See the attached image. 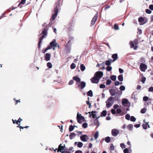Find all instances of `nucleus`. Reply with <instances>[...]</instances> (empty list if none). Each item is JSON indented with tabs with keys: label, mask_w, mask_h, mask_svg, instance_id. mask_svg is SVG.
Returning <instances> with one entry per match:
<instances>
[{
	"label": "nucleus",
	"mask_w": 153,
	"mask_h": 153,
	"mask_svg": "<svg viewBox=\"0 0 153 153\" xmlns=\"http://www.w3.org/2000/svg\"><path fill=\"white\" fill-rule=\"evenodd\" d=\"M48 29L47 28H45L42 30L41 34H42V36L39 38V41L38 44V46L39 49L40 48V45L42 43V39L46 37L47 34V31Z\"/></svg>",
	"instance_id": "1"
},
{
	"label": "nucleus",
	"mask_w": 153,
	"mask_h": 153,
	"mask_svg": "<svg viewBox=\"0 0 153 153\" xmlns=\"http://www.w3.org/2000/svg\"><path fill=\"white\" fill-rule=\"evenodd\" d=\"M59 7V5L56 4L54 10V13L52 17V19L53 20L56 17L58 13Z\"/></svg>",
	"instance_id": "2"
},
{
	"label": "nucleus",
	"mask_w": 153,
	"mask_h": 153,
	"mask_svg": "<svg viewBox=\"0 0 153 153\" xmlns=\"http://www.w3.org/2000/svg\"><path fill=\"white\" fill-rule=\"evenodd\" d=\"M22 120L20 117L19 118V119L18 120H16V124H17L18 126H17V127H19L20 128V131H21V129H23L24 128H27L29 127V126H26V127H22V126H20V123L21 122V121Z\"/></svg>",
	"instance_id": "3"
},
{
	"label": "nucleus",
	"mask_w": 153,
	"mask_h": 153,
	"mask_svg": "<svg viewBox=\"0 0 153 153\" xmlns=\"http://www.w3.org/2000/svg\"><path fill=\"white\" fill-rule=\"evenodd\" d=\"M152 99L149 98L147 96L144 97V102L148 101L147 102H144V105H149L151 104Z\"/></svg>",
	"instance_id": "4"
},
{
	"label": "nucleus",
	"mask_w": 153,
	"mask_h": 153,
	"mask_svg": "<svg viewBox=\"0 0 153 153\" xmlns=\"http://www.w3.org/2000/svg\"><path fill=\"white\" fill-rule=\"evenodd\" d=\"M94 75L100 80L103 75V73L102 71H98L96 72Z\"/></svg>",
	"instance_id": "5"
},
{
	"label": "nucleus",
	"mask_w": 153,
	"mask_h": 153,
	"mask_svg": "<svg viewBox=\"0 0 153 153\" xmlns=\"http://www.w3.org/2000/svg\"><path fill=\"white\" fill-rule=\"evenodd\" d=\"M79 113H78L77 116V122L79 123H82V120H84V117L81 116V114H80V116L78 115Z\"/></svg>",
	"instance_id": "6"
},
{
	"label": "nucleus",
	"mask_w": 153,
	"mask_h": 153,
	"mask_svg": "<svg viewBox=\"0 0 153 153\" xmlns=\"http://www.w3.org/2000/svg\"><path fill=\"white\" fill-rule=\"evenodd\" d=\"M119 133V131L117 129H113L111 130V134L112 136L115 137Z\"/></svg>",
	"instance_id": "7"
},
{
	"label": "nucleus",
	"mask_w": 153,
	"mask_h": 153,
	"mask_svg": "<svg viewBox=\"0 0 153 153\" xmlns=\"http://www.w3.org/2000/svg\"><path fill=\"white\" fill-rule=\"evenodd\" d=\"M50 44L52 46V47H53V50H54L55 48L57 46L58 43L56 42V40L54 39L50 43Z\"/></svg>",
	"instance_id": "8"
},
{
	"label": "nucleus",
	"mask_w": 153,
	"mask_h": 153,
	"mask_svg": "<svg viewBox=\"0 0 153 153\" xmlns=\"http://www.w3.org/2000/svg\"><path fill=\"white\" fill-rule=\"evenodd\" d=\"M91 80L92 83L97 84L99 82L100 80L94 75V76L91 78Z\"/></svg>",
	"instance_id": "9"
},
{
	"label": "nucleus",
	"mask_w": 153,
	"mask_h": 153,
	"mask_svg": "<svg viewBox=\"0 0 153 153\" xmlns=\"http://www.w3.org/2000/svg\"><path fill=\"white\" fill-rule=\"evenodd\" d=\"M86 86V83L84 81L81 82L77 86V87L81 89H83Z\"/></svg>",
	"instance_id": "10"
},
{
	"label": "nucleus",
	"mask_w": 153,
	"mask_h": 153,
	"mask_svg": "<svg viewBox=\"0 0 153 153\" xmlns=\"http://www.w3.org/2000/svg\"><path fill=\"white\" fill-rule=\"evenodd\" d=\"M98 13H97L95 14L93 18L92 19L91 22V24L92 25H94L96 22L98 18Z\"/></svg>",
	"instance_id": "11"
},
{
	"label": "nucleus",
	"mask_w": 153,
	"mask_h": 153,
	"mask_svg": "<svg viewBox=\"0 0 153 153\" xmlns=\"http://www.w3.org/2000/svg\"><path fill=\"white\" fill-rule=\"evenodd\" d=\"M80 138L82 141L86 142L87 141V140L88 139V137L87 135L85 134H83L80 136Z\"/></svg>",
	"instance_id": "12"
},
{
	"label": "nucleus",
	"mask_w": 153,
	"mask_h": 153,
	"mask_svg": "<svg viewBox=\"0 0 153 153\" xmlns=\"http://www.w3.org/2000/svg\"><path fill=\"white\" fill-rule=\"evenodd\" d=\"M51 57V54L48 53H46L44 56L45 60L46 61H48L50 60Z\"/></svg>",
	"instance_id": "13"
},
{
	"label": "nucleus",
	"mask_w": 153,
	"mask_h": 153,
	"mask_svg": "<svg viewBox=\"0 0 153 153\" xmlns=\"http://www.w3.org/2000/svg\"><path fill=\"white\" fill-rule=\"evenodd\" d=\"M111 57L113 59L112 60L111 59V62H114L118 59V55L116 53L113 54L112 55Z\"/></svg>",
	"instance_id": "14"
},
{
	"label": "nucleus",
	"mask_w": 153,
	"mask_h": 153,
	"mask_svg": "<svg viewBox=\"0 0 153 153\" xmlns=\"http://www.w3.org/2000/svg\"><path fill=\"white\" fill-rule=\"evenodd\" d=\"M65 146H62L61 144H60L58 147V150L57 152H60L62 153V152L63 150H65Z\"/></svg>",
	"instance_id": "15"
},
{
	"label": "nucleus",
	"mask_w": 153,
	"mask_h": 153,
	"mask_svg": "<svg viewBox=\"0 0 153 153\" xmlns=\"http://www.w3.org/2000/svg\"><path fill=\"white\" fill-rule=\"evenodd\" d=\"M88 113L90 114L89 117H91V115H92V117L93 118H95L96 117V114H94V113H96L97 111H92L91 112H89Z\"/></svg>",
	"instance_id": "16"
},
{
	"label": "nucleus",
	"mask_w": 153,
	"mask_h": 153,
	"mask_svg": "<svg viewBox=\"0 0 153 153\" xmlns=\"http://www.w3.org/2000/svg\"><path fill=\"white\" fill-rule=\"evenodd\" d=\"M130 45L131 48H134V49L135 50H136L137 49V47L136 46L134 45V44L133 41H131L130 42Z\"/></svg>",
	"instance_id": "17"
},
{
	"label": "nucleus",
	"mask_w": 153,
	"mask_h": 153,
	"mask_svg": "<svg viewBox=\"0 0 153 153\" xmlns=\"http://www.w3.org/2000/svg\"><path fill=\"white\" fill-rule=\"evenodd\" d=\"M109 91L111 95L112 96H114L116 93V91L114 89H110L109 90Z\"/></svg>",
	"instance_id": "18"
},
{
	"label": "nucleus",
	"mask_w": 153,
	"mask_h": 153,
	"mask_svg": "<svg viewBox=\"0 0 153 153\" xmlns=\"http://www.w3.org/2000/svg\"><path fill=\"white\" fill-rule=\"evenodd\" d=\"M73 79L78 82H79L81 80L77 76H74L73 78Z\"/></svg>",
	"instance_id": "19"
},
{
	"label": "nucleus",
	"mask_w": 153,
	"mask_h": 153,
	"mask_svg": "<svg viewBox=\"0 0 153 153\" xmlns=\"http://www.w3.org/2000/svg\"><path fill=\"white\" fill-rule=\"evenodd\" d=\"M128 102V100L126 99H123L122 101V104L123 106H125V105L127 104Z\"/></svg>",
	"instance_id": "20"
},
{
	"label": "nucleus",
	"mask_w": 153,
	"mask_h": 153,
	"mask_svg": "<svg viewBox=\"0 0 153 153\" xmlns=\"http://www.w3.org/2000/svg\"><path fill=\"white\" fill-rule=\"evenodd\" d=\"M25 2L26 0H21V2L18 5V7L21 8H22V4H25Z\"/></svg>",
	"instance_id": "21"
},
{
	"label": "nucleus",
	"mask_w": 153,
	"mask_h": 153,
	"mask_svg": "<svg viewBox=\"0 0 153 153\" xmlns=\"http://www.w3.org/2000/svg\"><path fill=\"white\" fill-rule=\"evenodd\" d=\"M106 106L107 108H109L113 104L112 102L111 103V102H108L107 101L106 102Z\"/></svg>",
	"instance_id": "22"
},
{
	"label": "nucleus",
	"mask_w": 153,
	"mask_h": 153,
	"mask_svg": "<svg viewBox=\"0 0 153 153\" xmlns=\"http://www.w3.org/2000/svg\"><path fill=\"white\" fill-rule=\"evenodd\" d=\"M76 136V134L74 133H71L69 135V138L70 139H72Z\"/></svg>",
	"instance_id": "23"
},
{
	"label": "nucleus",
	"mask_w": 153,
	"mask_h": 153,
	"mask_svg": "<svg viewBox=\"0 0 153 153\" xmlns=\"http://www.w3.org/2000/svg\"><path fill=\"white\" fill-rule=\"evenodd\" d=\"M100 117H98L96 118V119L94 120V123L95 125H97L98 124V125H97V126H98L99 124H98L99 123V121H98V118Z\"/></svg>",
	"instance_id": "24"
},
{
	"label": "nucleus",
	"mask_w": 153,
	"mask_h": 153,
	"mask_svg": "<svg viewBox=\"0 0 153 153\" xmlns=\"http://www.w3.org/2000/svg\"><path fill=\"white\" fill-rule=\"evenodd\" d=\"M87 95L88 96H89L91 97H92L93 96V92L91 90H90L88 91L87 92Z\"/></svg>",
	"instance_id": "25"
},
{
	"label": "nucleus",
	"mask_w": 153,
	"mask_h": 153,
	"mask_svg": "<svg viewBox=\"0 0 153 153\" xmlns=\"http://www.w3.org/2000/svg\"><path fill=\"white\" fill-rule=\"evenodd\" d=\"M107 114V111L106 110H103L101 113L100 116L105 117Z\"/></svg>",
	"instance_id": "26"
},
{
	"label": "nucleus",
	"mask_w": 153,
	"mask_h": 153,
	"mask_svg": "<svg viewBox=\"0 0 153 153\" xmlns=\"http://www.w3.org/2000/svg\"><path fill=\"white\" fill-rule=\"evenodd\" d=\"M118 79L120 81H122L123 80V75H120L118 76Z\"/></svg>",
	"instance_id": "27"
},
{
	"label": "nucleus",
	"mask_w": 153,
	"mask_h": 153,
	"mask_svg": "<svg viewBox=\"0 0 153 153\" xmlns=\"http://www.w3.org/2000/svg\"><path fill=\"white\" fill-rule=\"evenodd\" d=\"M80 67L81 70L82 71H83L85 70V67L83 64H81Z\"/></svg>",
	"instance_id": "28"
},
{
	"label": "nucleus",
	"mask_w": 153,
	"mask_h": 153,
	"mask_svg": "<svg viewBox=\"0 0 153 153\" xmlns=\"http://www.w3.org/2000/svg\"><path fill=\"white\" fill-rule=\"evenodd\" d=\"M67 28L68 29H70L72 28V24L71 22H69L68 25H67Z\"/></svg>",
	"instance_id": "29"
},
{
	"label": "nucleus",
	"mask_w": 153,
	"mask_h": 153,
	"mask_svg": "<svg viewBox=\"0 0 153 153\" xmlns=\"http://www.w3.org/2000/svg\"><path fill=\"white\" fill-rule=\"evenodd\" d=\"M111 59L110 60H107L105 62V65L107 66H109L111 65Z\"/></svg>",
	"instance_id": "30"
},
{
	"label": "nucleus",
	"mask_w": 153,
	"mask_h": 153,
	"mask_svg": "<svg viewBox=\"0 0 153 153\" xmlns=\"http://www.w3.org/2000/svg\"><path fill=\"white\" fill-rule=\"evenodd\" d=\"M105 141L107 143H109L110 142L111 139L109 137H106L105 139Z\"/></svg>",
	"instance_id": "31"
},
{
	"label": "nucleus",
	"mask_w": 153,
	"mask_h": 153,
	"mask_svg": "<svg viewBox=\"0 0 153 153\" xmlns=\"http://www.w3.org/2000/svg\"><path fill=\"white\" fill-rule=\"evenodd\" d=\"M110 79L113 81H115L116 79V76L115 75H112L110 76Z\"/></svg>",
	"instance_id": "32"
},
{
	"label": "nucleus",
	"mask_w": 153,
	"mask_h": 153,
	"mask_svg": "<svg viewBox=\"0 0 153 153\" xmlns=\"http://www.w3.org/2000/svg\"><path fill=\"white\" fill-rule=\"evenodd\" d=\"M133 127V125L132 124H130L127 126V127L128 129L131 130L132 129Z\"/></svg>",
	"instance_id": "33"
},
{
	"label": "nucleus",
	"mask_w": 153,
	"mask_h": 153,
	"mask_svg": "<svg viewBox=\"0 0 153 153\" xmlns=\"http://www.w3.org/2000/svg\"><path fill=\"white\" fill-rule=\"evenodd\" d=\"M99 136V133L98 131H96L94 135V137H95V139H97L98 138Z\"/></svg>",
	"instance_id": "34"
},
{
	"label": "nucleus",
	"mask_w": 153,
	"mask_h": 153,
	"mask_svg": "<svg viewBox=\"0 0 153 153\" xmlns=\"http://www.w3.org/2000/svg\"><path fill=\"white\" fill-rule=\"evenodd\" d=\"M83 144L82 142H79L77 144V146L79 148H81L83 146Z\"/></svg>",
	"instance_id": "35"
},
{
	"label": "nucleus",
	"mask_w": 153,
	"mask_h": 153,
	"mask_svg": "<svg viewBox=\"0 0 153 153\" xmlns=\"http://www.w3.org/2000/svg\"><path fill=\"white\" fill-rule=\"evenodd\" d=\"M74 128V127L72 125H70L69 126V130L70 131H72Z\"/></svg>",
	"instance_id": "36"
},
{
	"label": "nucleus",
	"mask_w": 153,
	"mask_h": 153,
	"mask_svg": "<svg viewBox=\"0 0 153 153\" xmlns=\"http://www.w3.org/2000/svg\"><path fill=\"white\" fill-rule=\"evenodd\" d=\"M47 66L49 68H51L52 67V65L51 63L50 62H48L47 63Z\"/></svg>",
	"instance_id": "37"
},
{
	"label": "nucleus",
	"mask_w": 153,
	"mask_h": 153,
	"mask_svg": "<svg viewBox=\"0 0 153 153\" xmlns=\"http://www.w3.org/2000/svg\"><path fill=\"white\" fill-rule=\"evenodd\" d=\"M140 70L142 71H143V63H142L140 65Z\"/></svg>",
	"instance_id": "38"
},
{
	"label": "nucleus",
	"mask_w": 153,
	"mask_h": 153,
	"mask_svg": "<svg viewBox=\"0 0 153 153\" xmlns=\"http://www.w3.org/2000/svg\"><path fill=\"white\" fill-rule=\"evenodd\" d=\"M138 30V33L139 34H140L142 33V30L141 29V27H139L137 28Z\"/></svg>",
	"instance_id": "39"
},
{
	"label": "nucleus",
	"mask_w": 153,
	"mask_h": 153,
	"mask_svg": "<svg viewBox=\"0 0 153 153\" xmlns=\"http://www.w3.org/2000/svg\"><path fill=\"white\" fill-rule=\"evenodd\" d=\"M114 28L115 30H118L119 29V27L117 24H115L114 25Z\"/></svg>",
	"instance_id": "40"
},
{
	"label": "nucleus",
	"mask_w": 153,
	"mask_h": 153,
	"mask_svg": "<svg viewBox=\"0 0 153 153\" xmlns=\"http://www.w3.org/2000/svg\"><path fill=\"white\" fill-rule=\"evenodd\" d=\"M114 149V146L113 144H111L110 145V150L111 151H113Z\"/></svg>",
	"instance_id": "41"
},
{
	"label": "nucleus",
	"mask_w": 153,
	"mask_h": 153,
	"mask_svg": "<svg viewBox=\"0 0 153 153\" xmlns=\"http://www.w3.org/2000/svg\"><path fill=\"white\" fill-rule=\"evenodd\" d=\"M136 118L133 116H132L131 117L130 120L131 121L135 122L136 120Z\"/></svg>",
	"instance_id": "42"
},
{
	"label": "nucleus",
	"mask_w": 153,
	"mask_h": 153,
	"mask_svg": "<svg viewBox=\"0 0 153 153\" xmlns=\"http://www.w3.org/2000/svg\"><path fill=\"white\" fill-rule=\"evenodd\" d=\"M82 127L84 128H86L88 127V124L87 123H84L82 124Z\"/></svg>",
	"instance_id": "43"
},
{
	"label": "nucleus",
	"mask_w": 153,
	"mask_h": 153,
	"mask_svg": "<svg viewBox=\"0 0 153 153\" xmlns=\"http://www.w3.org/2000/svg\"><path fill=\"white\" fill-rule=\"evenodd\" d=\"M76 67V65L74 63H72L71 65V68L72 69Z\"/></svg>",
	"instance_id": "44"
},
{
	"label": "nucleus",
	"mask_w": 153,
	"mask_h": 153,
	"mask_svg": "<svg viewBox=\"0 0 153 153\" xmlns=\"http://www.w3.org/2000/svg\"><path fill=\"white\" fill-rule=\"evenodd\" d=\"M112 68L111 66H108L106 67V70L108 71H110L111 70Z\"/></svg>",
	"instance_id": "45"
},
{
	"label": "nucleus",
	"mask_w": 153,
	"mask_h": 153,
	"mask_svg": "<svg viewBox=\"0 0 153 153\" xmlns=\"http://www.w3.org/2000/svg\"><path fill=\"white\" fill-rule=\"evenodd\" d=\"M86 103L89 105L88 108H90L91 106V104L89 102V97L88 98V101H86Z\"/></svg>",
	"instance_id": "46"
},
{
	"label": "nucleus",
	"mask_w": 153,
	"mask_h": 153,
	"mask_svg": "<svg viewBox=\"0 0 153 153\" xmlns=\"http://www.w3.org/2000/svg\"><path fill=\"white\" fill-rule=\"evenodd\" d=\"M125 118L126 119L129 120L130 119V116L129 114H127L126 115Z\"/></svg>",
	"instance_id": "47"
},
{
	"label": "nucleus",
	"mask_w": 153,
	"mask_h": 153,
	"mask_svg": "<svg viewBox=\"0 0 153 153\" xmlns=\"http://www.w3.org/2000/svg\"><path fill=\"white\" fill-rule=\"evenodd\" d=\"M120 89L121 91H124L125 89V88L124 86L121 85L120 87Z\"/></svg>",
	"instance_id": "48"
},
{
	"label": "nucleus",
	"mask_w": 153,
	"mask_h": 153,
	"mask_svg": "<svg viewBox=\"0 0 153 153\" xmlns=\"http://www.w3.org/2000/svg\"><path fill=\"white\" fill-rule=\"evenodd\" d=\"M113 99V98L112 97H111L108 98L107 101L108 102H111L112 101Z\"/></svg>",
	"instance_id": "49"
},
{
	"label": "nucleus",
	"mask_w": 153,
	"mask_h": 153,
	"mask_svg": "<svg viewBox=\"0 0 153 153\" xmlns=\"http://www.w3.org/2000/svg\"><path fill=\"white\" fill-rule=\"evenodd\" d=\"M111 82V81L110 79L107 80L106 82V84L108 85H110Z\"/></svg>",
	"instance_id": "50"
},
{
	"label": "nucleus",
	"mask_w": 153,
	"mask_h": 153,
	"mask_svg": "<svg viewBox=\"0 0 153 153\" xmlns=\"http://www.w3.org/2000/svg\"><path fill=\"white\" fill-rule=\"evenodd\" d=\"M143 21V18L142 17H140L138 19V22H141Z\"/></svg>",
	"instance_id": "51"
},
{
	"label": "nucleus",
	"mask_w": 153,
	"mask_h": 153,
	"mask_svg": "<svg viewBox=\"0 0 153 153\" xmlns=\"http://www.w3.org/2000/svg\"><path fill=\"white\" fill-rule=\"evenodd\" d=\"M122 112V110L118 108L116 110V112L117 114H120Z\"/></svg>",
	"instance_id": "52"
},
{
	"label": "nucleus",
	"mask_w": 153,
	"mask_h": 153,
	"mask_svg": "<svg viewBox=\"0 0 153 153\" xmlns=\"http://www.w3.org/2000/svg\"><path fill=\"white\" fill-rule=\"evenodd\" d=\"M147 126H148V128H149V125L147 124L146 123L145 124H144V129H147Z\"/></svg>",
	"instance_id": "53"
},
{
	"label": "nucleus",
	"mask_w": 153,
	"mask_h": 153,
	"mask_svg": "<svg viewBox=\"0 0 153 153\" xmlns=\"http://www.w3.org/2000/svg\"><path fill=\"white\" fill-rule=\"evenodd\" d=\"M52 48V46H51V45L50 44V45L48 46L47 47L45 48L47 51L50 49H51Z\"/></svg>",
	"instance_id": "54"
},
{
	"label": "nucleus",
	"mask_w": 153,
	"mask_h": 153,
	"mask_svg": "<svg viewBox=\"0 0 153 153\" xmlns=\"http://www.w3.org/2000/svg\"><path fill=\"white\" fill-rule=\"evenodd\" d=\"M124 153H129L128 149L127 148H126L123 150Z\"/></svg>",
	"instance_id": "55"
},
{
	"label": "nucleus",
	"mask_w": 153,
	"mask_h": 153,
	"mask_svg": "<svg viewBox=\"0 0 153 153\" xmlns=\"http://www.w3.org/2000/svg\"><path fill=\"white\" fill-rule=\"evenodd\" d=\"M105 87V86L103 84H101L100 85V88H104Z\"/></svg>",
	"instance_id": "56"
},
{
	"label": "nucleus",
	"mask_w": 153,
	"mask_h": 153,
	"mask_svg": "<svg viewBox=\"0 0 153 153\" xmlns=\"http://www.w3.org/2000/svg\"><path fill=\"white\" fill-rule=\"evenodd\" d=\"M146 13L149 14L151 13H152V11L149 9L146 10Z\"/></svg>",
	"instance_id": "57"
},
{
	"label": "nucleus",
	"mask_w": 153,
	"mask_h": 153,
	"mask_svg": "<svg viewBox=\"0 0 153 153\" xmlns=\"http://www.w3.org/2000/svg\"><path fill=\"white\" fill-rule=\"evenodd\" d=\"M111 113L113 114H115L116 113V112L115 109H112L111 110Z\"/></svg>",
	"instance_id": "58"
},
{
	"label": "nucleus",
	"mask_w": 153,
	"mask_h": 153,
	"mask_svg": "<svg viewBox=\"0 0 153 153\" xmlns=\"http://www.w3.org/2000/svg\"><path fill=\"white\" fill-rule=\"evenodd\" d=\"M74 83V81L73 80H71L68 83V85H72Z\"/></svg>",
	"instance_id": "59"
},
{
	"label": "nucleus",
	"mask_w": 153,
	"mask_h": 153,
	"mask_svg": "<svg viewBox=\"0 0 153 153\" xmlns=\"http://www.w3.org/2000/svg\"><path fill=\"white\" fill-rule=\"evenodd\" d=\"M141 77L140 81L141 82L143 83V74H141Z\"/></svg>",
	"instance_id": "60"
},
{
	"label": "nucleus",
	"mask_w": 153,
	"mask_h": 153,
	"mask_svg": "<svg viewBox=\"0 0 153 153\" xmlns=\"http://www.w3.org/2000/svg\"><path fill=\"white\" fill-rule=\"evenodd\" d=\"M120 83V82L119 81H116L114 82V85L115 86L118 85H119Z\"/></svg>",
	"instance_id": "61"
},
{
	"label": "nucleus",
	"mask_w": 153,
	"mask_h": 153,
	"mask_svg": "<svg viewBox=\"0 0 153 153\" xmlns=\"http://www.w3.org/2000/svg\"><path fill=\"white\" fill-rule=\"evenodd\" d=\"M120 147L122 148H125V146L124 144L123 143H122L120 144Z\"/></svg>",
	"instance_id": "62"
},
{
	"label": "nucleus",
	"mask_w": 153,
	"mask_h": 153,
	"mask_svg": "<svg viewBox=\"0 0 153 153\" xmlns=\"http://www.w3.org/2000/svg\"><path fill=\"white\" fill-rule=\"evenodd\" d=\"M149 8L151 10H153V5L151 4L149 5Z\"/></svg>",
	"instance_id": "63"
},
{
	"label": "nucleus",
	"mask_w": 153,
	"mask_h": 153,
	"mask_svg": "<svg viewBox=\"0 0 153 153\" xmlns=\"http://www.w3.org/2000/svg\"><path fill=\"white\" fill-rule=\"evenodd\" d=\"M149 91L151 92H153V87H151L149 89Z\"/></svg>",
	"instance_id": "64"
}]
</instances>
